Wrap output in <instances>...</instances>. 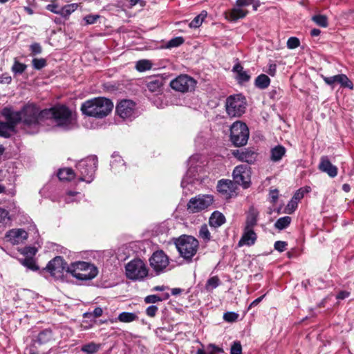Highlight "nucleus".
Here are the masks:
<instances>
[{"label": "nucleus", "mask_w": 354, "mask_h": 354, "mask_svg": "<svg viewBox=\"0 0 354 354\" xmlns=\"http://www.w3.org/2000/svg\"><path fill=\"white\" fill-rule=\"evenodd\" d=\"M233 155L239 160L245 162L248 164L254 163L257 158V152L250 149L236 150L233 152Z\"/></svg>", "instance_id": "aec40b11"}, {"label": "nucleus", "mask_w": 354, "mask_h": 354, "mask_svg": "<svg viewBox=\"0 0 354 354\" xmlns=\"http://www.w3.org/2000/svg\"><path fill=\"white\" fill-rule=\"evenodd\" d=\"M236 78L239 82H246L250 80V76L248 75L247 71L243 70L241 73L237 75Z\"/></svg>", "instance_id": "6e6d98bb"}, {"label": "nucleus", "mask_w": 354, "mask_h": 354, "mask_svg": "<svg viewBox=\"0 0 354 354\" xmlns=\"http://www.w3.org/2000/svg\"><path fill=\"white\" fill-rule=\"evenodd\" d=\"M97 165V158L91 156L81 160L76 165L79 180L90 183L94 178L95 172Z\"/></svg>", "instance_id": "423d86ee"}, {"label": "nucleus", "mask_w": 354, "mask_h": 354, "mask_svg": "<svg viewBox=\"0 0 354 354\" xmlns=\"http://www.w3.org/2000/svg\"><path fill=\"white\" fill-rule=\"evenodd\" d=\"M152 67V64L150 61L147 59H142L137 62L136 65V68L137 71L140 72H143L147 70L151 69Z\"/></svg>", "instance_id": "4c0bfd02"}, {"label": "nucleus", "mask_w": 354, "mask_h": 354, "mask_svg": "<svg viewBox=\"0 0 354 354\" xmlns=\"http://www.w3.org/2000/svg\"><path fill=\"white\" fill-rule=\"evenodd\" d=\"M250 169L247 165H238L233 171V180L236 184L248 188L250 184Z\"/></svg>", "instance_id": "2eb2a0df"}, {"label": "nucleus", "mask_w": 354, "mask_h": 354, "mask_svg": "<svg viewBox=\"0 0 354 354\" xmlns=\"http://www.w3.org/2000/svg\"><path fill=\"white\" fill-rule=\"evenodd\" d=\"M286 152V148L281 145H277L270 150V159L273 162H279Z\"/></svg>", "instance_id": "bb28decb"}, {"label": "nucleus", "mask_w": 354, "mask_h": 354, "mask_svg": "<svg viewBox=\"0 0 354 354\" xmlns=\"http://www.w3.org/2000/svg\"><path fill=\"white\" fill-rule=\"evenodd\" d=\"M304 197V193L301 190H298L292 196V199L297 201V203Z\"/></svg>", "instance_id": "774afa93"}, {"label": "nucleus", "mask_w": 354, "mask_h": 354, "mask_svg": "<svg viewBox=\"0 0 354 354\" xmlns=\"http://www.w3.org/2000/svg\"><path fill=\"white\" fill-rule=\"evenodd\" d=\"M100 348V344L94 342H90L82 346L81 351L86 354H94L98 351Z\"/></svg>", "instance_id": "72a5a7b5"}, {"label": "nucleus", "mask_w": 354, "mask_h": 354, "mask_svg": "<svg viewBox=\"0 0 354 354\" xmlns=\"http://www.w3.org/2000/svg\"><path fill=\"white\" fill-rule=\"evenodd\" d=\"M259 214V211L254 207H251L247 215L244 228L253 230L254 227L257 224Z\"/></svg>", "instance_id": "b1692460"}, {"label": "nucleus", "mask_w": 354, "mask_h": 354, "mask_svg": "<svg viewBox=\"0 0 354 354\" xmlns=\"http://www.w3.org/2000/svg\"><path fill=\"white\" fill-rule=\"evenodd\" d=\"M246 108L245 98L241 95H230L226 99L225 109L230 117H240Z\"/></svg>", "instance_id": "9d476101"}, {"label": "nucleus", "mask_w": 354, "mask_h": 354, "mask_svg": "<svg viewBox=\"0 0 354 354\" xmlns=\"http://www.w3.org/2000/svg\"><path fill=\"white\" fill-rule=\"evenodd\" d=\"M138 319V315L133 313L129 312H122L121 313L118 317V319L124 323H129L137 320Z\"/></svg>", "instance_id": "2f4dec72"}, {"label": "nucleus", "mask_w": 354, "mask_h": 354, "mask_svg": "<svg viewBox=\"0 0 354 354\" xmlns=\"http://www.w3.org/2000/svg\"><path fill=\"white\" fill-rule=\"evenodd\" d=\"M196 82L195 80L187 75H182L177 77L170 82V86L175 91L185 93L194 90Z\"/></svg>", "instance_id": "4468645a"}, {"label": "nucleus", "mask_w": 354, "mask_h": 354, "mask_svg": "<svg viewBox=\"0 0 354 354\" xmlns=\"http://www.w3.org/2000/svg\"><path fill=\"white\" fill-rule=\"evenodd\" d=\"M78 7L77 3L67 4L61 8L59 15L64 18L68 17Z\"/></svg>", "instance_id": "7c9ffc66"}, {"label": "nucleus", "mask_w": 354, "mask_h": 354, "mask_svg": "<svg viewBox=\"0 0 354 354\" xmlns=\"http://www.w3.org/2000/svg\"><path fill=\"white\" fill-rule=\"evenodd\" d=\"M278 194L279 192L277 189L270 191L269 197L270 198L271 203H272L273 204H274L277 202L278 199Z\"/></svg>", "instance_id": "e2e57ef3"}, {"label": "nucleus", "mask_w": 354, "mask_h": 354, "mask_svg": "<svg viewBox=\"0 0 354 354\" xmlns=\"http://www.w3.org/2000/svg\"><path fill=\"white\" fill-rule=\"evenodd\" d=\"M239 315L234 312H227L223 315V319L227 322H235L238 319Z\"/></svg>", "instance_id": "864d4df0"}, {"label": "nucleus", "mask_w": 354, "mask_h": 354, "mask_svg": "<svg viewBox=\"0 0 354 354\" xmlns=\"http://www.w3.org/2000/svg\"><path fill=\"white\" fill-rule=\"evenodd\" d=\"M164 84V80L161 77L151 78L147 83V87L152 93H160Z\"/></svg>", "instance_id": "393cba45"}, {"label": "nucleus", "mask_w": 354, "mask_h": 354, "mask_svg": "<svg viewBox=\"0 0 354 354\" xmlns=\"http://www.w3.org/2000/svg\"><path fill=\"white\" fill-rule=\"evenodd\" d=\"M199 236L205 241H208L210 240V232L206 225H203L201 227L199 230Z\"/></svg>", "instance_id": "a18cd8bd"}, {"label": "nucleus", "mask_w": 354, "mask_h": 354, "mask_svg": "<svg viewBox=\"0 0 354 354\" xmlns=\"http://www.w3.org/2000/svg\"><path fill=\"white\" fill-rule=\"evenodd\" d=\"M249 138V129L247 125L236 121L230 127V140L236 147L244 146Z\"/></svg>", "instance_id": "1a4fd4ad"}, {"label": "nucleus", "mask_w": 354, "mask_h": 354, "mask_svg": "<svg viewBox=\"0 0 354 354\" xmlns=\"http://www.w3.org/2000/svg\"><path fill=\"white\" fill-rule=\"evenodd\" d=\"M52 338V333L50 330H45L40 332L37 336V340L39 344H45Z\"/></svg>", "instance_id": "ea45409f"}, {"label": "nucleus", "mask_w": 354, "mask_h": 354, "mask_svg": "<svg viewBox=\"0 0 354 354\" xmlns=\"http://www.w3.org/2000/svg\"><path fill=\"white\" fill-rule=\"evenodd\" d=\"M169 295L168 293H166L164 297H161L156 295H151L147 296L145 298L144 301L146 304H155V303H157L159 301H162L165 299H167L169 298Z\"/></svg>", "instance_id": "e433bc0d"}, {"label": "nucleus", "mask_w": 354, "mask_h": 354, "mask_svg": "<svg viewBox=\"0 0 354 354\" xmlns=\"http://www.w3.org/2000/svg\"><path fill=\"white\" fill-rule=\"evenodd\" d=\"M322 78L327 85L331 86L333 88L336 84H338L343 88H348L351 90L353 89V82L344 74H339L330 77L322 75Z\"/></svg>", "instance_id": "f3484780"}, {"label": "nucleus", "mask_w": 354, "mask_h": 354, "mask_svg": "<svg viewBox=\"0 0 354 354\" xmlns=\"http://www.w3.org/2000/svg\"><path fill=\"white\" fill-rule=\"evenodd\" d=\"M206 16L207 12L203 11L200 15L194 17V19L189 23V26L192 28H198L202 24Z\"/></svg>", "instance_id": "c9c22d12"}, {"label": "nucleus", "mask_w": 354, "mask_h": 354, "mask_svg": "<svg viewBox=\"0 0 354 354\" xmlns=\"http://www.w3.org/2000/svg\"><path fill=\"white\" fill-rule=\"evenodd\" d=\"M288 245L287 243L285 241H277L274 243V249L279 252H283L286 249V246Z\"/></svg>", "instance_id": "4d7b16f0"}, {"label": "nucleus", "mask_w": 354, "mask_h": 354, "mask_svg": "<svg viewBox=\"0 0 354 354\" xmlns=\"http://www.w3.org/2000/svg\"><path fill=\"white\" fill-rule=\"evenodd\" d=\"M318 168L321 171L326 173L331 178L337 175V167L330 162L327 156L321 158Z\"/></svg>", "instance_id": "412c9836"}, {"label": "nucleus", "mask_w": 354, "mask_h": 354, "mask_svg": "<svg viewBox=\"0 0 354 354\" xmlns=\"http://www.w3.org/2000/svg\"><path fill=\"white\" fill-rule=\"evenodd\" d=\"M136 104L130 100H123L116 106V112L123 119L131 120L136 117Z\"/></svg>", "instance_id": "dca6fc26"}, {"label": "nucleus", "mask_w": 354, "mask_h": 354, "mask_svg": "<svg viewBox=\"0 0 354 354\" xmlns=\"http://www.w3.org/2000/svg\"><path fill=\"white\" fill-rule=\"evenodd\" d=\"M277 72V65L274 63H270L268 65V68L266 71V73L270 76H274Z\"/></svg>", "instance_id": "0e129e2a"}, {"label": "nucleus", "mask_w": 354, "mask_h": 354, "mask_svg": "<svg viewBox=\"0 0 354 354\" xmlns=\"http://www.w3.org/2000/svg\"><path fill=\"white\" fill-rule=\"evenodd\" d=\"M225 222V216L218 211H214L209 217V224L215 228L221 226Z\"/></svg>", "instance_id": "a878e982"}, {"label": "nucleus", "mask_w": 354, "mask_h": 354, "mask_svg": "<svg viewBox=\"0 0 354 354\" xmlns=\"http://www.w3.org/2000/svg\"><path fill=\"white\" fill-rule=\"evenodd\" d=\"M111 158V167L115 173H120L125 171V163L122 158L118 153H113Z\"/></svg>", "instance_id": "5701e85b"}, {"label": "nucleus", "mask_w": 354, "mask_h": 354, "mask_svg": "<svg viewBox=\"0 0 354 354\" xmlns=\"http://www.w3.org/2000/svg\"><path fill=\"white\" fill-rule=\"evenodd\" d=\"M14 113L19 118L17 124H21V128L29 134H35L39 132L41 122L46 119L44 110H40L34 104H27L19 111L14 110Z\"/></svg>", "instance_id": "f257e3e1"}, {"label": "nucleus", "mask_w": 354, "mask_h": 354, "mask_svg": "<svg viewBox=\"0 0 354 354\" xmlns=\"http://www.w3.org/2000/svg\"><path fill=\"white\" fill-rule=\"evenodd\" d=\"M208 354H216L218 353H223V348L216 346L215 344H210L207 346L206 350Z\"/></svg>", "instance_id": "603ef678"}, {"label": "nucleus", "mask_w": 354, "mask_h": 354, "mask_svg": "<svg viewBox=\"0 0 354 354\" xmlns=\"http://www.w3.org/2000/svg\"><path fill=\"white\" fill-rule=\"evenodd\" d=\"M99 15H87L84 17L86 25L94 24L100 19Z\"/></svg>", "instance_id": "8fccbe9b"}, {"label": "nucleus", "mask_w": 354, "mask_h": 354, "mask_svg": "<svg viewBox=\"0 0 354 354\" xmlns=\"http://www.w3.org/2000/svg\"><path fill=\"white\" fill-rule=\"evenodd\" d=\"M30 50L32 55H38L41 53V46L38 43H34L30 45Z\"/></svg>", "instance_id": "bf43d9fd"}, {"label": "nucleus", "mask_w": 354, "mask_h": 354, "mask_svg": "<svg viewBox=\"0 0 354 354\" xmlns=\"http://www.w3.org/2000/svg\"><path fill=\"white\" fill-rule=\"evenodd\" d=\"M175 245L180 257L187 261H192L199 247L198 240L189 235L180 236L176 240Z\"/></svg>", "instance_id": "20e7f679"}, {"label": "nucleus", "mask_w": 354, "mask_h": 354, "mask_svg": "<svg viewBox=\"0 0 354 354\" xmlns=\"http://www.w3.org/2000/svg\"><path fill=\"white\" fill-rule=\"evenodd\" d=\"M300 44V41L298 38L292 37L288 39L287 47L289 49H294L297 48Z\"/></svg>", "instance_id": "3c124183"}, {"label": "nucleus", "mask_w": 354, "mask_h": 354, "mask_svg": "<svg viewBox=\"0 0 354 354\" xmlns=\"http://www.w3.org/2000/svg\"><path fill=\"white\" fill-rule=\"evenodd\" d=\"M46 9L55 14L59 15L61 8L58 5L55 3L48 4L46 6Z\"/></svg>", "instance_id": "052dcab7"}, {"label": "nucleus", "mask_w": 354, "mask_h": 354, "mask_svg": "<svg viewBox=\"0 0 354 354\" xmlns=\"http://www.w3.org/2000/svg\"><path fill=\"white\" fill-rule=\"evenodd\" d=\"M21 263L26 267L27 268L36 271L39 270V267L37 266L35 260L32 258H25L24 259L20 260Z\"/></svg>", "instance_id": "58836bf2"}, {"label": "nucleus", "mask_w": 354, "mask_h": 354, "mask_svg": "<svg viewBox=\"0 0 354 354\" xmlns=\"http://www.w3.org/2000/svg\"><path fill=\"white\" fill-rule=\"evenodd\" d=\"M46 119H52L57 127L63 130H71L77 127L76 115L65 105H56L49 109H44Z\"/></svg>", "instance_id": "f03ea898"}, {"label": "nucleus", "mask_w": 354, "mask_h": 354, "mask_svg": "<svg viewBox=\"0 0 354 354\" xmlns=\"http://www.w3.org/2000/svg\"><path fill=\"white\" fill-rule=\"evenodd\" d=\"M252 6L254 10H257L259 6V3L255 0H236V6L238 7H245Z\"/></svg>", "instance_id": "a19ab883"}, {"label": "nucleus", "mask_w": 354, "mask_h": 354, "mask_svg": "<svg viewBox=\"0 0 354 354\" xmlns=\"http://www.w3.org/2000/svg\"><path fill=\"white\" fill-rule=\"evenodd\" d=\"M67 270L72 276L81 281L91 280L97 274V268L93 264L84 261L71 263Z\"/></svg>", "instance_id": "39448f33"}, {"label": "nucleus", "mask_w": 354, "mask_h": 354, "mask_svg": "<svg viewBox=\"0 0 354 354\" xmlns=\"http://www.w3.org/2000/svg\"><path fill=\"white\" fill-rule=\"evenodd\" d=\"M184 39L182 37H176L170 39L167 44V48H171L178 47L183 44Z\"/></svg>", "instance_id": "c03bdc74"}, {"label": "nucleus", "mask_w": 354, "mask_h": 354, "mask_svg": "<svg viewBox=\"0 0 354 354\" xmlns=\"http://www.w3.org/2000/svg\"><path fill=\"white\" fill-rule=\"evenodd\" d=\"M57 176L60 180L70 181L75 178V174L71 168H63L59 170Z\"/></svg>", "instance_id": "c85d7f7f"}, {"label": "nucleus", "mask_w": 354, "mask_h": 354, "mask_svg": "<svg viewBox=\"0 0 354 354\" xmlns=\"http://www.w3.org/2000/svg\"><path fill=\"white\" fill-rule=\"evenodd\" d=\"M10 221V218L8 211L0 207V225H6Z\"/></svg>", "instance_id": "49530a36"}, {"label": "nucleus", "mask_w": 354, "mask_h": 354, "mask_svg": "<svg viewBox=\"0 0 354 354\" xmlns=\"http://www.w3.org/2000/svg\"><path fill=\"white\" fill-rule=\"evenodd\" d=\"M125 273L131 280L142 281L148 275V268L143 261L134 259L125 266Z\"/></svg>", "instance_id": "6e6552de"}, {"label": "nucleus", "mask_w": 354, "mask_h": 354, "mask_svg": "<svg viewBox=\"0 0 354 354\" xmlns=\"http://www.w3.org/2000/svg\"><path fill=\"white\" fill-rule=\"evenodd\" d=\"M298 203L291 198V200L288 203L285 212L287 214H291L292 213L297 207Z\"/></svg>", "instance_id": "5fc2aeb1"}, {"label": "nucleus", "mask_w": 354, "mask_h": 354, "mask_svg": "<svg viewBox=\"0 0 354 354\" xmlns=\"http://www.w3.org/2000/svg\"><path fill=\"white\" fill-rule=\"evenodd\" d=\"M6 238L7 241L10 242L12 245H17L28 239V233L23 229H12L6 233Z\"/></svg>", "instance_id": "a211bd4d"}, {"label": "nucleus", "mask_w": 354, "mask_h": 354, "mask_svg": "<svg viewBox=\"0 0 354 354\" xmlns=\"http://www.w3.org/2000/svg\"><path fill=\"white\" fill-rule=\"evenodd\" d=\"M257 239V235L254 232V230L244 228L243 233L238 243V245L239 247H241L243 245H247V246L253 245L255 243Z\"/></svg>", "instance_id": "4be33fe9"}, {"label": "nucleus", "mask_w": 354, "mask_h": 354, "mask_svg": "<svg viewBox=\"0 0 354 354\" xmlns=\"http://www.w3.org/2000/svg\"><path fill=\"white\" fill-rule=\"evenodd\" d=\"M27 66L24 64L19 62L16 59L12 67V71L15 74H21L26 69Z\"/></svg>", "instance_id": "37998d69"}, {"label": "nucleus", "mask_w": 354, "mask_h": 354, "mask_svg": "<svg viewBox=\"0 0 354 354\" xmlns=\"http://www.w3.org/2000/svg\"><path fill=\"white\" fill-rule=\"evenodd\" d=\"M349 295H350L349 292L343 290V291L339 292L337 295L336 298H337V299L342 300V299H344L348 297Z\"/></svg>", "instance_id": "338daca9"}, {"label": "nucleus", "mask_w": 354, "mask_h": 354, "mask_svg": "<svg viewBox=\"0 0 354 354\" xmlns=\"http://www.w3.org/2000/svg\"><path fill=\"white\" fill-rule=\"evenodd\" d=\"M216 188L220 194L228 198L235 192L236 186V183L231 180L221 179L218 180Z\"/></svg>", "instance_id": "6ab92c4d"}, {"label": "nucleus", "mask_w": 354, "mask_h": 354, "mask_svg": "<svg viewBox=\"0 0 354 354\" xmlns=\"http://www.w3.org/2000/svg\"><path fill=\"white\" fill-rule=\"evenodd\" d=\"M290 222L291 218L290 216H286L281 217L275 222L274 227L279 230H282L288 227Z\"/></svg>", "instance_id": "473e14b6"}, {"label": "nucleus", "mask_w": 354, "mask_h": 354, "mask_svg": "<svg viewBox=\"0 0 354 354\" xmlns=\"http://www.w3.org/2000/svg\"><path fill=\"white\" fill-rule=\"evenodd\" d=\"M270 83V79L265 74H261L255 80V86L261 89H265L268 87Z\"/></svg>", "instance_id": "c756f323"}, {"label": "nucleus", "mask_w": 354, "mask_h": 354, "mask_svg": "<svg viewBox=\"0 0 354 354\" xmlns=\"http://www.w3.org/2000/svg\"><path fill=\"white\" fill-rule=\"evenodd\" d=\"M149 261L150 266L157 274L165 272L169 264V259L162 250L154 252Z\"/></svg>", "instance_id": "f8f14e48"}, {"label": "nucleus", "mask_w": 354, "mask_h": 354, "mask_svg": "<svg viewBox=\"0 0 354 354\" xmlns=\"http://www.w3.org/2000/svg\"><path fill=\"white\" fill-rule=\"evenodd\" d=\"M158 308L156 306L151 305L146 309V314L150 317H154L158 312Z\"/></svg>", "instance_id": "13d9d810"}, {"label": "nucleus", "mask_w": 354, "mask_h": 354, "mask_svg": "<svg viewBox=\"0 0 354 354\" xmlns=\"http://www.w3.org/2000/svg\"><path fill=\"white\" fill-rule=\"evenodd\" d=\"M112 102L105 97H95L84 102L81 106L83 114L97 118H103L112 111Z\"/></svg>", "instance_id": "7ed1b4c3"}, {"label": "nucleus", "mask_w": 354, "mask_h": 354, "mask_svg": "<svg viewBox=\"0 0 354 354\" xmlns=\"http://www.w3.org/2000/svg\"><path fill=\"white\" fill-rule=\"evenodd\" d=\"M214 201L212 195L199 194L189 201L187 205V209L191 213L199 212L212 205Z\"/></svg>", "instance_id": "9b49d317"}, {"label": "nucleus", "mask_w": 354, "mask_h": 354, "mask_svg": "<svg viewBox=\"0 0 354 354\" xmlns=\"http://www.w3.org/2000/svg\"><path fill=\"white\" fill-rule=\"evenodd\" d=\"M68 267L63 258L57 256L48 262L46 269L53 277L60 279L63 278L65 272H68Z\"/></svg>", "instance_id": "ddd939ff"}, {"label": "nucleus", "mask_w": 354, "mask_h": 354, "mask_svg": "<svg viewBox=\"0 0 354 354\" xmlns=\"http://www.w3.org/2000/svg\"><path fill=\"white\" fill-rule=\"evenodd\" d=\"M248 11L241 8H234L227 14V19L230 21H236L246 16Z\"/></svg>", "instance_id": "cd10ccee"}, {"label": "nucleus", "mask_w": 354, "mask_h": 354, "mask_svg": "<svg viewBox=\"0 0 354 354\" xmlns=\"http://www.w3.org/2000/svg\"><path fill=\"white\" fill-rule=\"evenodd\" d=\"M79 194L78 192H69L67 193L66 196L64 198L65 203H70L73 202V199L72 198L74 196Z\"/></svg>", "instance_id": "69168bd1"}, {"label": "nucleus", "mask_w": 354, "mask_h": 354, "mask_svg": "<svg viewBox=\"0 0 354 354\" xmlns=\"http://www.w3.org/2000/svg\"><path fill=\"white\" fill-rule=\"evenodd\" d=\"M7 174V171L0 170V194L3 193L6 190V187L1 184V182L6 177Z\"/></svg>", "instance_id": "680f3d73"}, {"label": "nucleus", "mask_w": 354, "mask_h": 354, "mask_svg": "<svg viewBox=\"0 0 354 354\" xmlns=\"http://www.w3.org/2000/svg\"><path fill=\"white\" fill-rule=\"evenodd\" d=\"M32 64L35 69L41 70L46 66V60L44 58H35L32 59Z\"/></svg>", "instance_id": "de8ad7c7"}, {"label": "nucleus", "mask_w": 354, "mask_h": 354, "mask_svg": "<svg viewBox=\"0 0 354 354\" xmlns=\"http://www.w3.org/2000/svg\"><path fill=\"white\" fill-rule=\"evenodd\" d=\"M221 283V281L217 276H214L208 279L205 284V289L207 291H211L217 288Z\"/></svg>", "instance_id": "f704fd0d"}, {"label": "nucleus", "mask_w": 354, "mask_h": 354, "mask_svg": "<svg viewBox=\"0 0 354 354\" xmlns=\"http://www.w3.org/2000/svg\"><path fill=\"white\" fill-rule=\"evenodd\" d=\"M230 354H242V346L240 342H234L230 348Z\"/></svg>", "instance_id": "09e8293b"}, {"label": "nucleus", "mask_w": 354, "mask_h": 354, "mask_svg": "<svg viewBox=\"0 0 354 354\" xmlns=\"http://www.w3.org/2000/svg\"><path fill=\"white\" fill-rule=\"evenodd\" d=\"M313 21L321 27L326 28L328 26V19L325 15H317L312 18Z\"/></svg>", "instance_id": "79ce46f5"}, {"label": "nucleus", "mask_w": 354, "mask_h": 354, "mask_svg": "<svg viewBox=\"0 0 354 354\" xmlns=\"http://www.w3.org/2000/svg\"><path fill=\"white\" fill-rule=\"evenodd\" d=\"M1 115L5 118L6 122H0V136L9 138L15 133V128L17 125V115L14 113V109L11 106H6L1 111Z\"/></svg>", "instance_id": "0eeeda50"}]
</instances>
